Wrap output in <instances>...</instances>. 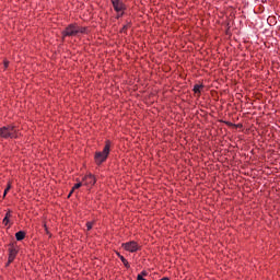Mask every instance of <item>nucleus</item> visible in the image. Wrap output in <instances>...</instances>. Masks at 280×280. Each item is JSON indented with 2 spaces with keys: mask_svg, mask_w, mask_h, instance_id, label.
Here are the masks:
<instances>
[{
  "mask_svg": "<svg viewBox=\"0 0 280 280\" xmlns=\"http://www.w3.org/2000/svg\"><path fill=\"white\" fill-rule=\"evenodd\" d=\"M19 129L16 126L8 125L0 128V137L2 139H16Z\"/></svg>",
  "mask_w": 280,
  "mask_h": 280,
  "instance_id": "nucleus-1",
  "label": "nucleus"
},
{
  "mask_svg": "<svg viewBox=\"0 0 280 280\" xmlns=\"http://www.w3.org/2000/svg\"><path fill=\"white\" fill-rule=\"evenodd\" d=\"M108 154H110V141H106V144L102 152H96L95 162L97 165H102L106 159H108Z\"/></svg>",
  "mask_w": 280,
  "mask_h": 280,
  "instance_id": "nucleus-2",
  "label": "nucleus"
},
{
  "mask_svg": "<svg viewBox=\"0 0 280 280\" xmlns=\"http://www.w3.org/2000/svg\"><path fill=\"white\" fill-rule=\"evenodd\" d=\"M122 248L129 253H137L139 250V244L135 241L122 243Z\"/></svg>",
  "mask_w": 280,
  "mask_h": 280,
  "instance_id": "nucleus-3",
  "label": "nucleus"
},
{
  "mask_svg": "<svg viewBox=\"0 0 280 280\" xmlns=\"http://www.w3.org/2000/svg\"><path fill=\"white\" fill-rule=\"evenodd\" d=\"M62 36H78V25L70 24L66 30L62 32Z\"/></svg>",
  "mask_w": 280,
  "mask_h": 280,
  "instance_id": "nucleus-4",
  "label": "nucleus"
},
{
  "mask_svg": "<svg viewBox=\"0 0 280 280\" xmlns=\"http://www.w3.org/2000/svg\"><path fill=\"white\" fill-rule=\"evenodd\" d=\"M95 183H96L95 176L91 174L86 175L85 178H83V185H86V187H93Z\"/></svg>",
  "mask_w": 280,
  "mask_h": 280,
  "instance_id": "nucleus-5",
  "label": "nucleus"
},
{
  "mask_svg": "<svg viewBox=\"0 0 280 280\" xmlns=\"http://www.w3.org/2000/svg\"><path fill=\"white\" fill-rule=\"evenodd\" d=\"M113 8L115 12H124V10H126V4H124V2L120 0L119 2H115Z\"/></svg>",
  "mask_w": 280,
  "mask_h": 280,
  "instance_id": "nucleus-6",
  "label": "nucleus"
},
{
  "mask_svg": "<svg viewBox=\"0 0 280 280\" xmlns=\"http://www.w3.org/2000/svg\"><path fill=\"white\" fill-rule=\"evenodd\" d=\"M16 253H18V250L14 248V246H11L9 248V264H12V261H14V259L16 257Z\"/></svg>",
  "mask_w": 280,
  "mask_h": 280,
  "instance_id": "nucleus-7",
  "label": "nucleus"
},
{
  "mask_svg": "<svg viewBox=\"0 0 280 280\" xmlns=\"http://www.w3.org/2000/svg\"><path fill=\"white\" fill-rule=\"evenodd\" d=\"M15 238L18 240V242L25 240V232H23V231L18 232L15 234Z\"/></svg>",
  "mask_w": 280,
  "mask_h": 280,
  "instance_id": "nucleus-8",
  "label": "nucleus"
},
{
  "mask_svg": "<svg viewBox=\"0 0 280 280\" xmlns=\"http://www.w3.org/2000/svg\"><path fill=\"white\" fill-rule=\"evenodd\" d=\"M118 257H119V259L121 260V262L124 264V266L126 268H130V264L128 262V260L122 255L118 254Z\"/></svg>",
  "mask_w": 280,
  "mask_h": 280,
  "instance_id": "nucleus-9",
  "label": "nucleus"
},
{
  "mask_svg": "<svg viewBox=\"0 0 280 280\" xmlns=\"http://www.w3.org/2000/svg\"><path fill=\"white\" fill-rule=\"evenodd\" d=\"M82 185H83V183H77V184L72 187L70 194L68 195V198H71V194H73V191H75V189H80V187H81Z\"/></svg>",
  "mask_w": 280,
  "mask_h": 280,
  "instance_id": "nucleus-10",
  "label": "nucleus"
},
{
  "mask_svg": "<svg viewBox=\"0 0 280 280\" xmlns=\"http://www.w3.org/2000/svg\"><path fill=\"white\" fill-rule=\"evenodd\" d=\"M78 34H86V27L77 26Z\"/></svg>",
  "mask_w": 280,
  "mask_h": 280,
  "instance_id": "nucleus-11",
  "label": "nucleus"
},
{
  "mask_svg": "<svg viewBox=\"0 0 280 280\" xmlns=\"http://www.w3.org/2000/svg\"><path fill=\"white\" fill-rule=\"evenodd\" d=\"M10 189H12V184L9 183L7 188L4 189L3 198H5V196H8V191H10Z\"/></svg>",
  "mask_w": 280,
  "mask_h": 280,
  "instance_id": "nucleus-12",
  "label": "nucleus"
},
{
  "mask_svg": "<svg viewBox=\"0 0 280 280\" xmlns=\"http://www.w3.org/2000/svg\"><path fill=\"white\" fill-rule=\"evenodd\" d=\"M203 85H200V84H196L194 86V93H200V89H202Z\"/></svg>",
  "mask_w": 280,
  "mask_h": 280,
  "instance_id": "nucleus-13",
  "label": "nucleus"
},
{
  "mask_svg": "<svg viewBox=\"0 0 280 280\" xmlns=\"http://www.w3.org/2000/svg\"><path fill=\"white\" fill-rule=\"evenodd\" d=\"M86 229H88V231H91V229H93V222H88Z\"/></svg>",
  "mask_w": 280,
  "mask_h": 280,
  "instance_id": "nucleus-14",
  "label": "nucleus"
},
{
  "mask_svg": "<svg viewBox=\"0 0 280 280\" xmlns=\"http://www.w3.org/2000/svg\"><path fill=\"white\" fill-rule=\"evenodd\" d=\"M9 223H10V219H8V217H4V219H3V224H4L5 226H8Z\"/></svg>",
  "mask_w": 280,
  "mask_h": 280,
  "instance_id": "nucleus-15",
  "label": "nucleus"
},
{
  "mask_svg": "<svg viewBox=\"0 0 280 280\" xmlns=\"http://www.w3.org/2000/svg\"><path fill=\"white\" fill-rule=\"evenodd\" d=\"M141 277L143 278V277H148V271H141Z\"/></svg>",
  "mask_w": 280,
  "mask_h": 280,
  "instance_id": "nucleus-16",
  "label": "nucleus"
},
{
  "mask_svg": "<svg viewBox=\"0 0 280 280\" xmlns=\"http://www.w3.org/2000/svg\"><path fill=\"white\" fill-rule=\"evenodd\" d=\"M129 25H125L122 28H121V32H126V30H128Z\"/></svg>",
  "mask_w": 280,
  "mask_h": 280,
  "instance_id": "nucleus-17",
  "label": "nucleus"
},
{
  "mask_svg": "<svg viewBox=\"0 0 280 280\" xmlns=\"http://www.w3.org/2000/svg\"><path fill=\"white\" fill-rule=\"evenodd\" d=\"M121 16H124V12H120V13L118 12L117 19H119Z\"/></svg>",
  "mask_w": 280,
  "mask_h": 280,
  "instance_id": "nucleus-18",
  "label": "nucleus"
},
{
  "mask_svg": "<svg viewBox=\"0 0 280 280\" xmlns=\"http://www.w3.org/2000/svg\"><path fill=\"white\" fill-rule=\"evenodd\" d=\"M10 215H11L10 212H7L4 218L10 219Z\"/></svg>",
  "mask_w": 280,
  "mask_h": 280,
  "instance_id": "nucleus-19",
  "label": "nucleus"
},
{
  "mask_svg": "<svg viewBox=\"0 0 280 280\" xmlns=\"http://www.w3.org/2000/svg\"><path fill=\"white\" fill-rule=\"evenodd\" d=\"M4 66L8 67V62H4Z\"/></svg>",
  "mask_w": 280,
  "mask_h": 280,
  "instance_id": "nucleus-20",
  "label": "nucleus"
}]
</instances>
